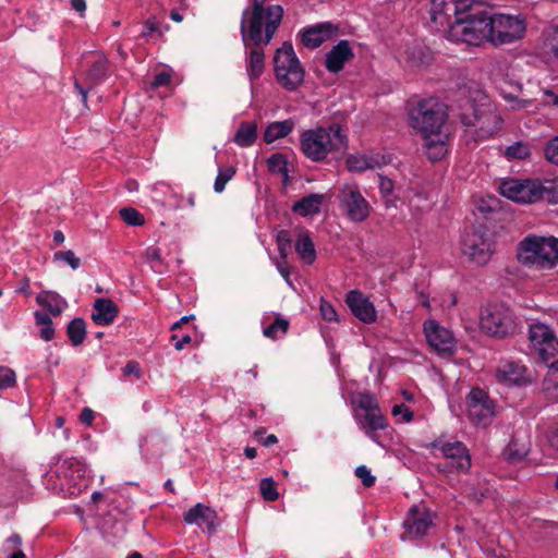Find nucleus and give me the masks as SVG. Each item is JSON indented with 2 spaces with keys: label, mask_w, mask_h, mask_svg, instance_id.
<instances>
[{
  "label": "nucleus",
  "mask_w": 558,
  "mask_h": 558,
  "mask_svg": "<svg viewBox=\"0 0 558 558\" xmlns=\"http://www.w3.org/2000/svg\"><path fill=\"white\" fill-rule=\"evenodd\" d=\"M267 0H252L241 20V35L247 51V75L251 81L258 78L265 70L264 47L274 38L283 17L281 5L265 7Z\"/></svg>",
  "instance_id": "f257e3e1"
},
{
  "label": "nucleus",
  "mask_w": 558,
  "mask_h": 558,
  "mask_svg": "<svg viewBox=\"0 0 558 558\" xmlns=\"http://www.w3.org/2000/svg\"><path fill=\"white\" fill-rule=\"evenodd\" d=\"M444 12L453 11L454 21L449 27V37L468 45H481L490 41V13L470 0H450L444 2Z\"/></svg>",
  "instance_id": "f03ea898"
},
{
  "label": "nucleus",
  "mask_w": 558,
  "mask_h": 558,
  "mask_svg": "<svg viewBox=\"0 0 558 558\" xmlns=\"http://www.w3.org/2000/svg\"><path fill=\"white\" fill-rule=\"evenodd\" d=\"M517 258L524 266L550 268L558 262V239L530 234L519 243Z\"/></svg>",
  "instance_id": "7ed1b4c3"
},
{
  "label": "nucleus",
  "mask_w": 558,
  "mask_h": 558,
  "mask_svg": "<svg viewBox=\"0 0 558 558\" xmlns=\"http://www.w3.org/2000/svg\"><path fill=\"white\" fill-rule=\"evenodd\" d=\"M301 148L313 161L323 160L329 151L347 148V136L339 125L306 131L301 138Z\"/></svg>",
  "instance_id": "20e7f679"
},
{
  "label": "nucleus",
  "mask_w": 558,
  "mask_h": 558,
  "mask_svg": "<svg viewBox=\"0 0 558 558\" xmlns=\"http://www.w3.org/2000/svg\"><path fill=\"white\" fill-rule=\"evenodd\" d=\"M86 468L76 458H66L54 465V470H50L45 474L47 486L57 493L69 492L74 494L75 489L80 490L86 486Z\"/></svg>",
  "instance_id": "39448f33"
},
{
  "label": "nucleus",
  "mask_w": 558,
  "mask_h": 558,
  "mask_svg": "<svg viewBox=\"0 0 558 558\" xmlns=\"http://www.w3.org/2000/svg\"><path fill=\"white\" fill-rule=\"evenodd\" d=\"M447 117L446 106L436 98L420 100L410 111L411 125L424 137L439 135Z\"/></svg>",
  "instance_id": "423d86ee"
},
{
  "label": "nucleus",
  "mask_w": 558,
  "mask_h": 558,
  "mask_svg": "<svg viewBox=\"0 0 558 558\" xmlns=\"http://www.w3.org/2000/svg\"><path fill=\"white\" fill-rule=\"evenodd\" d=\"M275 75L282 88L296 90L304 82L305 71L291 43L284 41L274 56Z\"/></svg>",
  "instance_id": "0eeeda50"
},
{
  "label": "nucleus",
  "mask_w": 558,
  "mask_h": 558,
  "mask_svg": "<svg viewBox=\"0 0 558 558\" xmlns=\"http://www.w3.org/2000/svg\"><path fill=\"white\" fill-rule=\"evenodd\" d=\"M460 119L464 125L474 128L475 140L494 135L501 125V118L489 105L475 107L469 100L462 107Z\"/></svg>",
  "instance_id": "6e6552de"
},
{
  "label": "nucleus",
  "mask_w": 558,
  "mask_h": 558,
  "mask_svg": "<svg viewBox=\"0 0 558 558\" xmlns=\"http://www.w3.org/2000/svg\"><path fill=\"white\" fill-rule=\"evenodd\" d=\"M480 327L485 333L504 339L517 331L518 323L512 310L504 304H494L482 311Z\"/></svg>",
  "instance_id": "1a4fd4ad"
},
{
  "label": "nucleus",
  "mask_w": 558,
  "mask_h": 558,
  "mask_svg": "<svg viewBox=\"0 0 558 558\" xmlns=\"http://www.w3.org/2000/svg\"><path fill=\"white\" fill-rule=\"evenodd\" d=\"M462 252L478 265H486L494 254V242L483 226H472L462 238Z\"/></svg>",
  "instance_id": "9d476101"
},
{
  "label": "nucleus",
  "mask_w": 558,
  "mask_h": 558,
  "mask_svg": "<svg viewBox=\"0 0 558 558\" xmlns=\"http://www.w3.org/2000/svg\"><path fill=\"white\" fill-rule=\"evenodd\" d=\"M490 43L502 45L522 38L526 24L521 15L497 13L490 14Z\"/></svg>",
  "instance_id": "9b49d317"
},
{
  "label": "nucleus",
  "mask_w": 558,
  "mask_h": 558,
  "mask_svg": "<svg viewBox=\"0 0 558 558\" xmlns=\"http://www.w3.org/2000/svg\"><path fill=\"white\" fill-rule=\"evenodd\" d=\"M529 339L538 357L548 362L558 355V339L554 330L543 323H534L529 329Z\"/></svg>",
  "instance_id": "f8f14e48"
},
{
  "label": "nucleus",
  "mask_w": 558,
  "mask_h": 558,
  "mask_svg": "<svg viewBox=\"0 0 558 558\" xmlns=\"http://www.w3.org/2000/svg\"><path fill=\"white\" fill-rule=\"evenodd\" d=\"M466 402L469 417L474 424L483 426L490 424L495 415L494 403L484 390L472 389Z\"/></svg>",
  "instance_id": "ddd939ff"
},
{
  "label": "nucleus",
  "mask_w": 558,
  "mask_h": 558,
  "mask_svg": "<svg viewBox=\"0 0 558 558\" xmlns=\"http://www.w3.org/2000/svg\"><path fill=\"white\" fill-rule=\"evenodd\" d=\"M537 187V180H508L500 184L499 191L509 199L529 204L538 202Z\"/></svg>",
  "instance_id": "4468645a"
},
{
  "label": "nucleus",
  "mask_w": 558,
  "mask_h": 558,
  "mask_svg": "<svg viewBox=\"0 0 558 558\" xmlns=\"http://www.w3.org/2000/svg\"><path fill=\"white\" fill-rule=\"evenodd\" d=\"M338 197L351 220L364 221L368 217L369 206L356 186L345 185Z\"/></svg>",
  "instance_id": "2eb2a0df"
},
{
  "label": "nucleus",
  "mask_w": 558,
  "mask_h": 558,
  "mask_svg": "<svg viewBox=\"0 0 558 558\" xmlns=\"http://www.w3.org/2000/svg\"><path fill=\"white\" fill-rule=\"evenodd\" d=\"M424 332L428 344L436 351L453 352L454 339L448 329L439 326L435 320H429L424 324Z\"/></svg>",
  "instance_id": "dca6fc26"
},
{
  "label": "nucleus",
  "mask_w": 558,
  "mask_h": 558,
  "mask_svg": "<svg viewBox=\"0 0 558 558\" xmlns=\"http://www.w3.org/2000/svg\"><path fill=\"white\" fill-rule=\"evenodd\" d=\"M183 520L187 524H196L198 526L205 524L209 535H213L219 525L217 512L204 504H196L189 509L184 513Z\"/></svg>",
  "instance_id": "f3484780"
},
{
  "label": "nucleus",
  "mask_w": 558,
  "mask_h": 558,
  "mask_svg": "<svg viewBox=\"0 0 558 558\" xmlns=\"http://www.w3.org/2000/svg\"><path fill=\"white\" fill-rule=\"evenodd\" d=\"M345 303L352 314L365 324L376 320V311L373 303L360 291L352 290L347 294Z\"/></svg>",
  "instance_id": "a211bd4d"
},
{
  "label": "nucleus",
  "mask_w": 558,
  "mask_h": 558,
  "mask_svg": "<svg viewBox=\"0 0 558 558\" xmlns=\"http://www.w3.org/2000/svg\"><path fill=\"white\" fill-rule=\"evenodd\" d=\"M432 525L430 513L426 509H420L418 507H412L410 509L404 522L407 534L410 538L423 537Z\"/></svg>",
  "instance_id": "6ab92c4d"
},
{
  "label": "nucleus",
  "mask_w": 558,
  "mask_h": 558,
  "mask_svg": "<svg viewBox=\"0 0 558 558\" xmlns=\"http://www.w3.org/2000/svg\"><path fill=\"white\" fill-rule=\"evenodd\" d=\"M440 450L452 469L461 472L469 471L471 457L466 447L461 441L446 442L441 446Z\"/></svg>",
  "instance_id": "aec40b11"
},
{
  "label": "nucleus",
  "mask_w": 558,
  "mask_h": 558,
  "mask_svg": "<svg viewBox=\"0 0 558 558\" xmlns=\"http://www.w3.org/2000/svg\"><path fill=\"white\" fill-rule=\"evenodd\" d=\"M354 58V53L348 40H340L326 54L325 65L331 73L340 72L344 64Z\"/></svg>",
  "instance_id": "412c9836"
},
{
  "label": "nucleus",
  "mask_w": 558,
  "mask_h": 558,
  "mask_svg": "<svg viewBox=\"0 0 558 558\" xmlns=\"http://www.w3.org/2000/svg\"><path fill=\"white\" fill-rule=\"evenodd\" d=\"M389 159L386 156L379 154L369 155H351L347 159V166L349 170L362 172L366 169L380 168L387 165Z\"/></svg>",
  "instance_id": "4be33fe9"
},
{
  "label": "nucleus",
  "mask_w": 558,
  "mask_h": 558,
  "mask_svg": "<svg viewBox=\"0 0 558 558\" xmlns=\"http://www.w3.org/2000/svg\"><path fill=\"white\" fill-rule=\"evenodd\" d=\"M36 302L53 317L61 315L64 307L68 305V302L63 298L52 291H43L38 293Z\"/></svg>",
  "instance_id": "5701e85b"
},
{
  "label": "nucleus",
  "mask_w": 558,
  "mask_h": 558,
  "mask_svg": "<svg viewBox=\"0 0 558 558\" xmlns=\"http://www.w3.org/2000/svg\"><path fill=\"white\" fill-rule=\"evenodd\" d=\"M324 198L325 196L323 194H308L292 205V211L303 217L318 214Z\"/></svg>",
  "instance_id": "b1692460"
},
{
  "label": "nucleus",
  "mask_w": 558,
  "mask_h": 558,
  "mask_svg": "<svg viewBox=\"0 0 558 558\" xmlns=\"http://www.w3.org/2000/svg\"><path fill=\"white\" fill-rule=\"evenodd\" d=\"M542 392L549 402H558V360L549 365L542 383Z\"/></svg>",
  "instance_id": "393cba45"
},
{
  "label": "nucleus",
  "mask_w": 558,
  "mask_h": 558,
  "mask_svg": "<svg viewBox=\"0 0 558 558\" xmlns=\"http://www.w3.org/2000/svg\"><path fill=\"white\" fill-rule=\"evenodd\" d=\"M525 367L515 362H508L497 369V377L500 381L509 385L519 384L523 378Z\"/></svg>",
  "instance_id": "a878e982"
},
{
  "label": "nucleus",
  "mask_w": 558,
  "mask_h": 558,
  "mask_svg": "<svg viewBox=\"0 0 558 558\" xmlns=\"http://www.w3.org/2000/svg\"><path fill=\"white\" fill-rule=\"evenodd\" d=\"M425 144L424 147L426 149V155L428 159L433 162L440 160L447 153V147L445 140L439 135H433L428 137H424Z\"/></svg>",
  "instance_id": "bb28decb"
},
{
  "label": "nucleus",
  "mask_w": 558,
  "mask_h": 558,
  "mask_svg": "<svg viewBox=\"0 0 558 558\" xmlns=\"http://www.w3.org/2000/svg\"><path fill=\"white\" fill-rule=\"evenodd\" d=\"M360 424L365 433L374 439L375 432L386 427V420L379 410H375L365 413V415L360 420Z\"/></svg>",
  "instance_id": "cd10ccee"
},
{
  "label": "nucleus",
  "mask_w": 558,
  "mask_h": 558,
  "mask_svg": "<svg viewBox=\"0 0 558 558\" xmlns=\"http://www.w3.org/2000/svg\"><path fill=\"white\" fill-rule=\"evenodd\" d=\"M257 138V125L255 122H242L234 135V143L241 147H248Z\"/></svg>",
  "instance_id": "c85d7f7f"
},
{
  "label": "nucleus",
  "mask_w": 558,
  "mask_h": 558,
  "mask_svg": "<svg viewBox=\"0 0 558 558\" xmlns=\"http://www.w3.org/2000/svg\"><path fill=\"white\" fill-rule=\"evenodd\" d=\"M292 129L293 122L291 120L270 123L265 130L264 141L269 144L278 138L286 137Z\"/></svg>",
  "instance_id": "c756f323"
},
{
  "label": "nucleus",
  "mask_w": 558,
  "mask_h": 558,
  "mask_svg": "<svg viewBox=\"0 0 558 558\" xmlns=\"http://www.w3.org/2000/svg\"><path fill=\"white\" fill-rule=\"evenodd\" d=\"M329 34L325 31L324 25H318L304 31L302 35V43L308 48L319 47L327 38Z\"/></svg>",
  "instance_id": "7c9ffc66"
},
{
  "label": "nucleus",
  "mask_w": 558,
  "mask_h": 558,
  "mask_svg": "<svg viewBox=\"0 0 558 558\" xmlns=\"http://www.w3.org/2000/svg\"><path fill=\"white\" fill-rule=\"evenodd\" d=\"M66 335L72 345H81L86 337V324L83 318H74L66 326Z\"/></svg>",
  "instance_id": "2f4dec72"
},
{
  "label": "nucleus",
  "mask_w": 558,
  "mask_h": 558,
  "mask_svg": "<svg viewBox=\"0 0 558 558\" xmlns=\"http://www.w3.org/2000/svg\"><path fill=\"white\" fill-rule=\"evenodd\" d=\"M295 251L300 257L308 265L316 258L314 243L308 234H301L295 243Z\"/></svg>",
  "instance_id": "473e14b6"
},
{
  "label": "nucleus",
  "mask_w": 558,
  "mask_h": 558,
  "mask_svg": "<svg viewBox=\"0 0 558 558\" xmlns=\"http://www.w3.org/2000/svg\"><path fill=\"white\" fill-rule=\"evenodd\" d=\"M537 198L548 203L558 202V180L537 181Z\"/></svg>",
  "instance_id": "72a5a7b5"
},
{
  "label": "nucleus",
  "mask_w": 558,
  "mask_h": 558,
  "mask_svg": "<svg viewBox=\"0 0 558 558\" xmlns=\"http://www.w3.org/2000/svg\"><path fill=\"white\" fill-rule=\"evenodd\" d=\"M121 219L129 226L138 227L144 225V216L133 207H124L119 211Z\"/></svg>",
  "instance_id": "f704fd0d"
},
{
  "label": "nucleus",
  "mask_w": 558,
  "mask_h": 558,
  "mask_svg": "<svg viewBox=\"0 0 558 558\" xmlns=\"http://www.w3.org/2000/svg\"><path fill=\"white\" fill-rule=\"evenodd\" d=\"M260 494L266 501H275L278 499L279 494L276 488V483L271 477H266L259 484Z\"/></svg>",
  "instance_id": "c9c22d12"
},
{
  "label": "nucleus",
  "mask_w": 558,
  "mask_h": 558,
  "mask_svg": "<svg viewBox=\"0 0 558 558\" xmlns=\"http://www.w3.org/2000/svg\"><path fill=\"white\" fill-rule=\"evenodd\" d=\"M289 328V322L284 318L277 317L275 322L266 327L263 331L264 336L267 338L276 339L277 332L281 331V333H287Z\"/></svg>",
  "instance_id": "e433bc0d"
},
{
  "label": "nucleus",
  "mask_w": 558,
  "mask_h": 558,
  "mask_svg": "<svg viewBox=\"0 0 558 558\" xmlns=\"http://www.w3.org/2000/svg\"><path fill=\"white\" fill-rule=\"evenodd\" d=\"M53 259L68 264L72 269H77L81 266V259L71 250L56 252Z\"/></svg>",
  "instance_id": "4c0bfd02"
},
{
  "label": "nucleus",
  "mask_w": 558,
  "mask_h": 558,
  "mask_svg": "<svg viewBox=\"0 0 558 558\" xmlns=\"http://www.w3.org/2000/svg\"><path fill=\"white\" fill-rule=\"evenodd\" d=\"M235 174V168L228 167L225 169H220L219 173L215 180L214 189L217 193H221L225 190V186L229 180L233 178Z\"/></svg>",
  "instance_id": "58836bf2"
},
{
  "label": "nucleus",
  "mask_w": 558,
  "mask_h": 558,
  "mask_svg": "<svg viewBox=\"0 0 558 558\" xmlns=\"http://www.w3.org/2000/svg\"><path fill=\"white\" fill-rule=\"evenodd\" d=\"M291 242H292V240H291L289 231L281 230L278 232L277 245H278V251H279L281 258H283V259L287 258L289 250L291 247Z\"/></svg>",
  "instance_id": "ea45409f"
},
{
  "label": "nucleus",
  "mask_w": 558,
  "mask_h": 558,
  "mask_svg": "<svg viewBox=\"0 0 558 558\" xmlns=\"http://www.w3.org/2000/svg\"><path fill=\"white\" fill-rule=\"evenodd\" d=\"M529 154H530V149H529L527 145H525L521 142H517V143L508 146L506 149V156L508 158H512V159H523V158L527 157Z\"/></svg>",
  "instance_id": "a19ab883"
},
{
  "label": "nucleus",
  "mask_w": 558,
  "mask_h": 558,
  "mask_svg": "<svg viewBox=\"0 0 558 558\" xmlns=\"http://www.w3.org/2000/svg\"><path fill=\"white\" fill-rule=\"evenodd\" d=\"M16 383L15 372L9 367L0 366V390L14 387Z\"/></svg>",
  "instance_id": "79ce46f5"
},
{
  "label": "nucleus",
  "mask_w": 558,
  "mask_h": 558,
  "mask_svg": "<svg viewBox=\"0 0 558 558\" xmlns=\"http://www.w3.org/2000/svg\"><path fill=\"white\" fill-rule=\"evenodd\" d=\"M267 163H268L269 171H271V172H276V173L287 172L288 161L284 158V156L281 154L272 155L268 159Z\"/></svg>",
  "instance_id": "37998d69"
},
{
  "label": "nucleus",
  "mask_w": 558,
  "mask_h": 558,
  "mask_svg": "<svg viewBox=\"0 0 558 558\" xmlns=\"http://www.w3.org/2000/svg\"><path fill=\"white\" fill-rule=\"evenodd\" d=\"M92 319L96 325H105V298L96 299L94 303V312L92 313Z\"/></svg>",
  "instance_id": "c03bdc74"
},
{
  "label": "nucleus",
  "mask_w": 558,
  "mask_h": 558,
  "mask_svg": "<svg viewBox=\"0 0 558 558\" xmlns=\"http://www.w3.org/2000/svg\"><path fill=\"white\" fill-rule=\"evenodd\" d=\"M355 476L362 481L365 487H372L376 481V477L372 475L371 471L365 465H360L355 469Z\"/></svg>",
  "instance_id": "a18cd8bd"
},
{
  "label": "nucleus",
  "mask_w": 558,
  "mask_h": 558,
  "mask_svg": "<svg viewBox=\"0 0 558 558\" xmlns=\"http://www.w3.org/2000/svg\"><path fill=\"white\" fill-rule=\"evenodd\" d=\"M265 433V428H258L254 432V438L260 444H263L265 447H270L278 442V438L276 435L271 434L264 437Z\"/></svg>",
  "instance_id": "49530a36"
},
{
  "label": "nucleus",
  "mask_w": 558,
  "mask_h": 558,
  "mask_svg": "<svg viewBox=\"0 0 558 558\" xmlns=\"http://www.w3.org/2000/svg\"><path fill=\"white\" fill-rule=\"evenodd\" d=\"M22 538L19 534H12L10 537L5 539L3 551L10 554L15 550H22Z\"/></svg>",
  "instance_id": "de8ad7c7"
},
{
  "label": "nucleus",
  "mask_w": 558,
  "mask_h": 558,
  "mask_svg": "<svg viewBox=\"0 0 558 558\" xmlns=\"http://www.w3.org/2000/svg\"><path fill=\"white\" fill-rule=\"evenodd\" d=\"M545 155L550 162L558 165V137L548 142L545 147Z\"/></svg>",
  "instance_id": "09e8293b"
},
{
  "label": "nucleus",
  "mask_w": 558,
  "mask_h": 558,
  "mask_svg": "<svg viewBox=\"0 0 558 558\" xmlns=\"http://www.w3.org/2000/svg\"><path fill=\"white\" fill-rule=\"evenodd\" d=\"M319 310H320V314L325 320H328V322L338 320L337 312L330 303H328L326 301H322Z\"/></svg>",
  "instance_id": "8fccbe9b"
},
{
  "label": "nucleus",
  "mask_w": 558,
  "mask_h": 558,
  "mask_svg": "<svg viewBox=\"0 0 558 558\" xmlns=\"http://www.w3.org/2000/svg\"><path fill=\"white\" fill-rule=\"evenodd\" d=\"M547 46L553 54L558 59V24L551 27L547 39Z\"/></svg>",
  "instance_id": "3c124183"
},
{
  "label": "nucleus",
  "mask_w": 558,
  "mask_h": 558,
  "mask_svg": "<svg viewBox=\"0 0 558 558\" xmlns=\"http://www.w3.org/2000/svg\"><path fill=\"white\" fill-rule=\"evenodd\" d=\"M359 405L361 409L365 410L366 413L379 410L376 400L369 395H362L359 401Z\"/></svg>",
  "instance_id": "603ef678"
},
{
  "label": "nucleus",
  "mask_w": 558,
  "mask_h": 558,
  "mask_svg": "<svg viewBox=\"0 0 558 558\" xmlns=\"http://www.w3.org/2000/svg\"><path fill=\"white\" fill-rule=\"evenodd\" d=\"M392 414L395 416L399 415V414H402V420L404 422H411L412 418H413V412L407 407L404 405L403 403L401 404H396L393 408H392Z\"/></svg>",
  "instance_id": "864d4df0"
},
{
  "label": "nucleus",
  "mask_w": 558,
  "mask_h": 558,
  "mask_svg": "<svg viewBox=\"0 0 558 558\" xmlns=\"http://www.w3.org/2000/svg\"><path fill=\"white\" fill-rule=\"evenodd\" d=\"M505 456H506V459L510 462H517V461H521L524 459V457L526 456V451L525 450H514L512 448V445H510L507 450L505 451Z\"/></svg>",
  "instance_id": "5fc2aeb1"
},
{
  "label": "nucleus",
  "mask_w": 558,
  "mask_h": 558,
  "mask_svg": "<svg viewBox=\"0 0 558 558\" xmlns=\"http://www.w3.org/2000/svg\"><path fill=\"white\" fill-rule=\"evenodd\" d=\"M171 82V75L168 72H160L157 74L151 83V87L158 88L161 86H167Z\"/></svg>",
  "instance_id": "6e6d98bb"
},
{
  "label": "nucleus",
  "mask_w": 558,
  "mask_h": 558,
  "mask_svg": "<svg viewBox=\"0 0 558 558\" xmlns=\"http://www.w3.org/2000/svg\"><path fill=\"white\" fill-rule=\"evenodd\" d=\"M379 190L384 195H389L393 190L392 180L384 175H379Z\"/></svg>",
  "instance_id": "4d7b16f0"
},
{
  "label": "nucleus",
  "mask_w": 558,
  "mask_h": 558,
  "mask_svg": "<svg viewBox=\"0 0 558 558\" xmlns=\"http://www.w3.org/2000/svg\"><path fill=\"white\" fill-rule=\"evenodd\" d=\"M51 315L47 312L36 311L34 313L35 322L38 326L52 325Z\"/></svg>",
  "instance_id": "13d9d810"
},
{
  "label": "nucleus",
  "mask_w": 558,
  "mask_h": 558,
  "mask_svg": "<svg viewBox=\"0 0 558 558\" xmlns=\"http://www.w3.org/2000/svg\"><path fill=\"white\" fill-rule=\"evenodd\" d=\"M119 313L118 305L110 299H107V325L112 323Z\"/></svg>",
  "instance_id": "bf43d9fd"
},
{
  "label": "nucleus",
  "mask_w": 558,
  "mask_h": 558,
  "mask_svg": "<svg viewBox=\"0 0 558 558\" xmlns=\"http://www.w3.org/2000/svg\"><path fill=\"white\" fill-rule=\"evenodd\" d=\"M466 496L476 504H480L485 498V493L471 486L466 489Z\"/></svg>",
  "instance_id": "052dcab7"
},
{
  "label": "nucleus",
  "mask_w": 558,
  "mask_h": 558,
  "mask_svg": "<svg viewBox=\"0 0 558 558\" xmlns=\"http://www.w3.org/2000/svg\"><path fill=\"white\" fill-rule=\"evenodd\" d=\"M135 375L136 378H140L141 377V368L138 366V363L134 362V361H131L129 362L124 367H123V375L125 376H129V375Z\"/></svg>",
  "instance_id": "680f3d73"
},
{
  "label": "nucleus",
  "mask_w": 558,
  "mask_h": 558,
  "mask_svg": "<svg viewBox=\"0 0 558 558\" xmlns=\"http://www.w3.org/2000/svg\"><path fill=\"white\" fill-rule=\"evenodd\" d=\"M157 32L159 36H162V32L159 29L158 22L155 19H149L145 23L144 35Z\"/></svg>",
  "instance_id": "e2e57ef3"
},
{
  "label": "nucleus",
  "mask_w": 558,
  "mask_h": 558,
  "mask_svg": "<svg viewBox=\"0 0 558 558\" xmlns=\"http://www.w3.org/2000/svg\"><path fill=\"white\" fill-rule=\"evenodd\" d=\"M95 418V413L89 408H84L81 412L80 420L85 425H90Z\"/></svg>",
  "instance_id": "0e129e2a"
},
{
  "label": "nucleus",
  "mask_w": 558,
  "mask_h": 558,
  "mask_svg": "<svg viewBox=\"0 0 558 558\" xmlns=\"http://www.w3.org/2000/svg\"><path fill=\"white\" fill-rule=\"evenodd\" d=\"M54 337L53 325L41 326L40 338L45 341H51Z\"/></svg>",
  "instance_id": "69168bd1"
},
{
  "label": "nucleus",
  "mask_w": 558,
  "mask_h": 558,
  "mask_svg": "<svg viewBox=\"0 0 558 558\" xmlns=\"http://www.w3.org/2000/svg\"><path fill=\"white\" fill-rule=\"evenodd\" d=\"M171 339L175 341L174 348L177 350H182L184 348V345L190 343L192 340L189 335L183 336L180 340H177V336L173 335Z\"/></svg>",
  "instance_id": "338daca9"
},
{
  "label": "nucleus",
  "mask_w": 558,
  "mask_h": 558,
  "mask_svg": "<svg viewBox=\"0 0 558 558\" xmlns=\"http://www.w3.org/2000/svg\"><path fill=\"white\" fill-rule=\"evenodd\" d=\"M71 8L76 12L83 13L86 9L84 0H71Z\"/></svg>",
  "instance_id": "774afa93"
}]
</instances>
